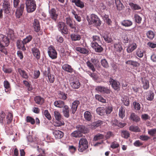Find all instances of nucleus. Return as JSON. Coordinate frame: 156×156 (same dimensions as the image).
Here are the masks:
<instances>
[{
	"label": "nucleus",
	"instance_id": "obj_1",
	"mask_svg": "<svg viewBox=\"0 0 156 156\" xmlns=\"http://www.w3.org/2000/svg\"><path fill=\"white\" fill-rule=\"evenodd\" d=\"M0 51L2 53L7 55L8 52L5 47L9 45V40L7 37L3 35L0 36Z\"/></svg>",
	"mask_w": 156,
	"mask_h": 156
},
{
	"label": "nucleus",
	"instance_id": "obj_2",
	"mask_svg": "<svg viewBox=\"0 0 156 156\" xmlns=\"http://www.w3.org/2000/svg\"><path fill=\"white\" fill-rule=\"evenodd\" d=\"M87 20L90 24H93L96 26H100L101 24V21L99 18L96 15L94 14H92L90 17H87Z\"/></svg>",
	"mask_w": 156,
	"mask_h": 156
},
{
	"label": "nucleus",
	"instance_id": "obj_3",
	"mask_svg": "<svg viewBox=\"0 0 156 156\" xmlns=\"http://www.w3.org/2000/svg\"><path fill=\"white\" fill-rule=\"evenodd\" d=\"M25 3L28 12H32L35 10L37 6L35 0H26Z\"/></svg>",
	"mask_w": 156,
	"mask_h": 156
},
{
	"label": "nucleus",
	"instance_id": "obj_4",
	"mask_svg": "<svg viewBox=\"0 0 156 156\" xmlns=\"http://www.w3.org/2000/svg\"><path fill=\"white\" fill-rule=\"evenodd\" d=\"M88 147V142L85 138H82L79 142L78 151L83 152L86 150Z\"/></svg>",
	"mask_w": 156,
	"mask_h": 156
},
{
	"label": "nucleus",
	"instance_id": "obj_5",
	"mask_svg": "<svg viewBox=\"0 0 156 156\" xmlns=\"http://www.w3.org/2000/svg\"><path fill=\"white\" fill-rule=\"evenodd\" d=\"M54 115L55 119L56 120V122L55 123V126H60L64 124V122L62 121L61 119L62 115L59 112L57 111H54Z\"/></svg>",
	"mask_w": 156,
	"mask_h": 156
},
{
	"label": "nucleus",
	"instance_id": "obj_6",
	"mask_svg": "<svg viewBox=\"0 0 156 156\" xmlns=\"http://www.w3.org/2000/svg\"><path fill=\"white\" fill-rule=\"evenodd\" d=\"M48 54L52 59H55L57 57V53L54 47L50 46L48 48Z\"/></svg>",
	"mask_w": 156,
	"mask_h": 156
},
{
	"label": "nucleus",
	"instance_id": "obj_7",
	"mask_svg": "<svg viewBox=\"0 0 156 156\" xmlns=\"http://www.w3.org/2000/svg\"><path fill=\"white\" fill-rule=\"evenodd\" d=\"M49 13L50 18L54 21L57 20L58 16V13L55 8H51L49 10Z\"/></svg>",
	"mask_w": 156,
	"mask_h": 156
},
{
	"label": "nucleus",
	"instance_id": "obj_8",
	"mask_svg": "<svg viewBox=\"0 0 156 156\" xmlns=\"http://www.w3.org/2000/svg\"><path fill=\"white\" fill-rule=\"evenodd\" d=\"M110 84L112 87L115 90H119L120 89V83L112 78H110L109 80Z\"/></svg>",
	"mask_w": 156,
	"mask_h": 156
},
{
	"label": "nucleus",
	"instance_id": "obj_9",
	"mask_svg": "<svg viewBox=\"0 0 156 156\" xmlns=\"http://www.w3.org/2000/svg\"><path fill=\"white\" fill-rule=\"evenodd\" d=\"M24 7L25 5L22 4H21L20 6L17 8L15 14L16 17L20 18L22 15Z\"/></svg>",
	"mask_w": 156,
	"mask_h": 156
},
{
	"label": "nucleus",
	"instance_id": "obj_10",
	"mask_svg": "<svg viewBox=\"0 0 156 156\" xmlns=\"http://www.w3.org/2000/svg\"><path fill=\"white\" fill-rule=\"evenodd\" d=\"M3 8L2 10L6 14H8L10 12L11 10L10 4L9 2L4 0L3 4Z\"/></svg>",
	"mask_w": 156,
	"mask_h": 156
},
{
	"label": "nucleus",
	"instance_id": "obj_11",
	"mask_svg": "<svg viewBox=\"0 0 156 156\" xmlns=\"http://www.w3.org/2000/svg\"><path fill=\"white\" fill-rule=\"evenodd\" d=\"M66 24L70 28L74 30H76V26L74 23L75 22L73 21L69 17L66 18Z\"/></svg>",
	"mask_w": 156,
	"mask_h": 156
},
{
	"label": "nucleus",
	"instance_id": "obj_12",
	"mask_svg": "<svg viewBox=\"0 0 156 156\" xmlns=\"http://www.w3.org/2000/svg\"><path fill=\"white\" fill-rule=\"evenodd\" d=\"M32 54L36 58L37 60H38L40 58L41 54L38 49L36 47H34L31 49Z\"/></svg>",
	"mask_w": 156,
	"mask_h": 156
},
{
	"label": "nucleus",
	"instance_id": "obj_13",
	"mask_svg": "<svg viewBox=\"0 0 156 156\" xmlns=\"http://www.w3.org/2000/svg\"><path fill=\"white\" fill-rule=\"evenodd\" d=\"M76 128L81 134L82 133H86L88 132V129L83 125H78L76 126Z\"/></svg>",
	"mask_w": 156,
	"mask_h": 156
},
{
	"label": "nucleus",
	"instance_id": "obj_14",
	"mask_svg": "<svg viewBox=\"0 0 156 156\" xmlns=\"http://www.w3.org/2000/svg\"><path fill=\"white\" fill-rule=\"evenodd\" d=\"M80 104V102L78 100H75L72 103L71 110L73 114H74L75 113L77 109L78 106Z\"/></svg>",
	"mask_w": 156,
	"mask_h": 156
},
{
	"label": "nucleus",
	"instance_id": "obj_15",
	"mask_svg": "<svg viewBox=\"0 0 156 156\" xmlns=\"http://www.w3.org/2000/svg\"><path fill=\"white\" fill-rule=\"evenodd\" d=\"M33 24V27L34 31L36 32H38L40 30V26L38 20L37 19H34Z\"/></svg>",
	"mask_w": 156,
	"mask_h": 156
},
{
	"label": "nucleus",
	"instance_id": "obj_16",
	"mask_svg": "<svg viewBox=\"0 0 156 156\" xmlns=\"http://www.w3.org/2000/svg\"><path fill=\"white\" fill-rule=\"evenodd\" d=\"M137 47V45L135 43L133 42L129 44L126 49L127 52L128 53L132 52L136 49Z\"/></svg>",
	"mask_w": 156,
	"mask_h": 156
},
{
	"label": "nucleus",
	"instance_id": "obj_17",
	"mask_svg": "<svg viewBox=\"0 0 156 156\" xmlns=\"http://www.w3.org/2000/svg\"><path fill=\"white\" fill-rule=\"evenodd\" d=\"M71 2L74 3L77 7L81 9L83 8L85 6L84 2L81 0H72Z\"/></svg>",
	"mask_w": 156,
	"mask_h": 156
},
{
	"label": "nucleus",
	"instance_id": "obj_18",
	"mask_svg": "<svg viewBox=\"0 0 156 156\" xmlns=\"http://www.w3.org/2000/svg\"><path fill=\"white\" fill-rule=\"evenodd\" d=\"M53 134L56 138L61 139L64 136V133L59 130H55L53 132Z\"/></svg>",
	"mask_w": 156,
	"mask_h": 156
},
{
	"label": "nucleus",
	"instance_id": "obj_19",
	"mask_svg": "<svg viewBox=\"0 0 156 156\" xmlns=\"http://www.w3.org/2000/svg\"><path fill=\"white\" fill-rule=\"evenodd\" d=\"M34 101L36 104L40 105H42L44 102V99L39 96H36L34 98Z\"/></svg>",
	"mask_w": 156,
	"mask_h": 156
},
{
	"label": "nucleus",
	"instance_id": "obj_20",
	"mask_svg": "<svg viewBox=\"0 0 156 156\" xmlns=\"http://www.w3.org/2000/svg\"><path fill=\"white\" fill-rule=\"evenodd\" d=\"M17 46L19 49H21L24 51L26 50L25 45L26 44L23 42V41L20 40H18L16 42Z\"/></svg>",
	"mask_w": 156,
	"mask_h": 156
},
{
	"label": "nucleus",
	"instance_id": "obj_21",
	"mask_svg": "<svg viewBox=\"0 0 156 156\" xmlns=\"http://www.w3.org/2000/svg\"><path fill=\"white\" fill-rule=\"evenodd\" d=\"M62 109V112L63 115L66 118L69 117V108L68 106L65 105Z\"/></svg>",
	"mask_w": 156,
	"mask_h": 156
},
{
	"label": "nucleus",
	"instance_id": "obj_22",
	"mask_svg": "<svg viewBox=\"0 0 156 156\" xmlns=\"http://www.w3.org/2000/svg\"><path fill=\"white\" fill-rule=\"evenodd\" d=\"M114 50L115 52L120 53L123 48L121 43L120 42L115 43L114 45Z\"/></svg>",
	"mask_w": 156,
	"mask_h": 156
},
{
	"label": "nucleus",
	"instance_id": "obj_23",
	"mask_svg": "<svg viewBox=\"0 0 156 156\" xmlns=\"http://www.w3.org/2000/svg\"><path fill=\"white\" fill-rule=\"evenodd\" d=\"M70 85L74 89L79 88L81 85L80 83L79 80H74L70 83Z\"/></svg>",
	"mask_w": 156,
	"mask_h": 156
},
{
	"label": "nucleus",
	"instance_id": "obj_24",
	"mask_svg": "<svg viewBox=\"0 0 156 156\" xmlns=\"http://www.w3.org/2000/svg\"><path fill=\"white\" fill-rule=\"evenodd\" d=\"M92 41L91 44V46L93 45V44H95L101 43V38L99 36L97 35H94L92 37Z\"/></svg>",
	"mask_w": 156,
	"mask_h": 156
},
{
	"label": "nucleus",
	"instance_id": "obj_25",
	"mask_svg": "<svg viewBox=\"0 0 156 156\" xmlns=\"http://www.w3.org/2000/svg\"><path fill=\"white\" fill-rule=\"evenodd\" d=\"M84 117L86 121L90 122L91 121L92 115L90 112L86 111L84 113Z\"/></svg>",
	"mask_w": 156,
	"mask_h": 156
},
{
	"label": "nucleus",
	"instance_id": "obj_26",
	"mask_svg": "<svg viewBox=\"0 0 156 156\" xmlns=\"http://www.w3.org/2000/svg\"><path fill=\"white\" fill-rule=\"evenodd\" d=\"M62 69L70 73H73L74 70L70 65L67 64H64L62 66Z\"/></svg>",
	"mask_w": 156,
	"mask_h": 156
},
{
	"label": "nucleus",
	"instance_id": "obj_27",
	"mask_svg": "<svg viewBox=\"0 0 156 156\" xmlns=\"http://www.w3.org/2000/svg\"><path fill=\"white\" fill-rule=\"evenodd\" d=\"M93 45L91 46L92 47L95 49L96 52H101L103 50V48L101 45L99 44H93Z\"/></svg>",
	"mask_w": 156,
	"mask_h": 156
},
{
	"label": "nucleus",
	"instance_id": "obj_28",
	"mask_svg": "<svg viewBox=\"0 0 156 156\" xmlns=\"http://www.w3.org/2000/svg\"><path fill=\"white\" fill-rule=\"evenodd\" d=\"M54 105L55 106L59 108H62L65 105V102L60 100L55 101Z\"/></svg>",
	"mask_w": 156,
	"mask_h": 156
},
{
	"label": "nucleus",
	"instance_id": "obj_29",
	"mask_svg": "<svg viewBox=\"0 0 156 156\" xmlns=\"http://www.w3.org/2000/svg\"><path fill=\"white\" fill-rule=\"evenodd\" d=\"M70 37L72 40L74 41H79L81 38L80 35L74 33L71 34Z\"/></svg>",
	"mask_w": 156,
	"mask_h": 156
},
{
	"label": "nucleus",
	"instance_id": "obj_30",
	"mask_svg": "<svg viewBox=\"0 0 156 156\" xmlns=\"http://www.w3.org/2000/svg\"><path fill=\"white\" fill-rule=\"evenodd\" d=\"M119 117L122 119H123L125 116V109L122 106L119 109Z\"/></svg>",
	"mask_w": 156,
	"mask_h": 156
},
{
	"label": "nucleus",
	"instance_id": "obj_31",
	"mask_svg": "<svg viewBox=\"0 0 156 156\" xmlns=\"http://www.w3.org/2000/svg\"><path fill=\"white\" fill-rule=\"evenodd\" d=\"M121 23L122 25L125 27H130L133 24L132 22L129 20H124L122 21Z\"/></svg>",
	"mask_w": 156,
	"mask_h": 156
},
{
	"label": "nucleus",
	"instance_id": "obj_32",
	"mask_svg": "<svg viewBox=\"0 0 156 156\" xmlns=\"http://www.w3.org/2000/svg\"><path fill=\"white\" fill-rule=\"evenodd\" d=\"M129 119L130 120H132L133 121L136 122H138L140 121V118L135 113H132L129 117Z\"/></svg>",
	"mask_w": 156,
	"mask_h": 156
},
{
	"label": "nucleus",
	"instance_id": "obj_33",
	"mask_svg": "<svg viewBox=\"0 0 156 156\" xmlns=\"http://www.w3.org/2000/svg\"><path fill=\"white\" fill-rule=\"evenodd\" d=\"M115 3L117 9L119 11L122 10L124 8L123 4L120 0H115Z\"/></svg>",
	"mask_w": 156,
	"mask_h": 156
},
{
	"label": "nucleus",
	"instance_id": "obj_34",
	"mask_svg": "<svg viewBox=\"0 0 156 156\" xmlns=\"http://www.w3.org/2000/svg\"><path fill=\"white\" fill-rule=\"evenodd\" d=\"M76 50L83 54L88 55L89 53L88 50L83 48L76 47Z\"/></svg>",
	"mask_w": 156,
	"mask_h": 156
},
{
	"label": "nucleus",
	"instance_id": "obj_35",
	"mask_svg": "<svg viewBox=\"0 0 156 156\" xmlns=\"http://www.w3.org/2000/svg\"><path fill=\"white\" fill-rule=\"evenodd\" d=\"M4 86L5 88V92H7L11 90V87L10 83L7 80H5L4 82Z\"/></svg>",
	"mask_w": 156,
	"mask_h": 156
},
{
	"label": "nucleus",
	"instance_id": "obj_36",
	"mask_svg": "<svg viewBox=\"0 0 156 156\" xmlns=\"http://www.w3.org/2000/svg\"><path fill=\"white\" fill-rule=\"evenodd\" d=\"M97 113L100 115H103L105 114V108L104 107H99L96 109Z\"/></svg>",
	"mask_w": 156,
	"mask_h": 156
},
{
	"label": "nucleus",
	"instance_id": "obj_37",
	"mask_svg": "<svg viewBox=\"0 0 156 156\" xmlns=\"http://www.w3.org/2000/svg\"><path fill=\"white\" fill-rule=\"evenodd\" d=\"M70 136L73 137L77 138L81 137L82 134L77 130H75L71 133Z\"/></svg>",
	"mask_w": 156,
	"mask_h": 156
},
{
	"label": "nucleus",
	"instance_id": "obj_38",
	"mask_svg": "<svg viewBox=\"0 0 156 156\" xmlns=\"http://www.w3.org/2000/svg\"><path fill=\"white\" fill-rule=\"evenodd\" d=\"M18 72L22 77L25 79H27L28 77L27 73L25 71L20 69H18Z\"/></svg>",
	"mask_w": 156,
	"mask_h": 156
},
{
	"label": "nucleus",
	"instance_id": "obj_39",
	"mask_svg": "<svg viewBox=\"0 0 156 156\" xmlns=\"http://www.w3.org/2000/svg\"><path fill=\"white\" fill-rule=\"evenodd\" d=\"M104 137V134L101 133H98L94 136L93 138V140L94 141H97L99 140L103 139Z\"/></svg>",
	"mask_w": 156,
	"mask_h": 156
},
{
	"label": "nucleus",
	"instance_id": "obj_40",
	"mask_svg": "<svg viewBox=\"0 0 156 156\" xmlns=\"http://www.w3.org/2000/svg\"><path fill=\"white\" fill-rule=\"evenodd\" d=\"M129 129L131 131L135 132H138L140 131V129L137 126H131L129 127Z\"/></svg>",
	"mask_w": 156,
	"mask_h": 156
},
{
	"label": "nucleus",
	"instance_id": "obj_41",
	"mask_svg": "<svg viewBox=\"0 0 156 156\" xmlns=\"http://www.w3.org/2000/svg\"><path fill=\"white\" fill-rule=\"evenodd\" d=\"M13 114L11 112H9L6 117L7 124H9L13 119Z\"/></svg>",
	"mask_w": 156,
	"mask_h": 156
},
{
	"label": "nucleus",
	"instance_id": "obj_42",
	"mask_svg": "<svg viewBox=\"0 0 156 156\" xmlns=\"http://www.w3.org/2000/svg\"><path fill=\"white\" fill-rule=\"evenodd\" d=\"M67 94L65 93L60 91L58 94L59 98L62 100H66L67 98Z\"/></svg>",
	"mask_w": 156,
	"mask_h": 156
},
{
	"label": "nucleus",
	"instance_id": "obj_43",
	"mask_svg": "<svg viewBox=\"0 0 156 156\" xmlns=\"http://www.w3.org/2000/svg\"><path fill=\"white\" fill-rule=\"evenodd\" d=\"M43 114L46 117V118L49 120H51V115L47 110H45L43 112Z\"/></svg>",
	"mask_w": 156,
	"mask_h": 156
},
{
	"label": "nucleus",
	"instance_id": "obj_44",
	"mask_svg": "<svg viewBox=\"0 0 156 156\" xmlns=\"http://www.w3.org/2000/svg\"><path fill=\"white\" fill-rule=\"evenodd\" d=\"M130 134L129 132L126 130L122 131L121 132V135L122 137L125 138L127 139L129 137Z\"/></svg>",
	"mask_w": 156,
	"mask_h": 156
},
{
	"label": "nucleus",
	"instance_id": "obj_45",
	"mask_svg": "<svg viewBox=\"0 0 156 156\" xmlns=\"http://www.w3.org/2000/svg\"><path fill=\"white\" fill-rule=\"evenodd\" d=\"M26 121L27 122L30 123L32 125H34L35 123V119L30 116H27L26 117Z\"/></svg>",
	"mask_w": 156,
	"mask_h": 156
},
{
	"label": "nucleus",
	"instance_id": "obj_46",
	"mask_svg": "<svg viewBox=\"0 0 156 156\" xmlns=\"http://www.w3.org/2000/svg\"><path fill=\"white\" fill-rule=\"evenodd\" d=\"M95 98L98 101L103 103H105L106 101L105 99L103 98L101 95L96 94L95 96Z\"/></svg>",
	"mask_w": 156,
	"mask_h": 156
},
{
	"label": "nucleus",
	"instance_id": "obj_47",
	"mask_svg": "<svg viewBox=\"0 0 156 156\" xmlns=\"http://www.w3.org/2000/svg\"><path fill=\"white\" fill-rule=\"evenodd\" d=\"M154 32L152 31H148L147 32V37L150 40H152L154 37Z\"/></svg>",
	"mask_w": 156,
	"mask_h": 156
},
{
	"label": "nucleus",
	"instance_id": "obj_48",
	"mask_svg": "<svg viewBox=\"0 0 156 156\" xmlns=\"http://www.w3.org/2000/svg\"><path fill=\"white\" fill-rule=\"evenodd\" d=\"M129 5L131 8L134 10H139L141 9L140 6L136 4H134L133 3H130Z\"/></svg>",
	"mask_w": 156,
	"mask_h": 156
},
{
	"label": "nucleus",
	"instance_id": "obj_49",
	"mask_svg": "<svg viewBox=\"0 0 156 156\" xmlns=\"http://www.w3.org/2000/svg\"><path fill=\"white\" fill-rule=\"evenodd\" d=\"M101 63L102 66L105 68H107L108 67V63L106 59H102L101 60Z\"/></svg>",
	"mask_w": 156,
	"mask_h": 156
},
{
	"label": "nucleus",
	"instance_id": "obj_50",
	"mask_svg": "<svg viewBox=\"0 0 156 156\" xmlns=\"http://www.w3.org/2000/svg\"><path fill=\"white\" fill-rule=\"evenodd\" d=\"M114 134L111 131H109L107 132L106 135L104 136V137L105 140H108L112 136H113Z\"/></svg>",
	"mask_w": 156,
	"mask_h": 156
},
{
	"label": "nucleus",
	"instance_id": "obj_51",
	"mask_svg": "<svg viewBox=\"0 0 156 156\" xmlns=\"http://www.w3.org/2000/svg\"><path fill=\"white\" fill-rule=\"evenodd\" d=\"M105 113L107 115H108L111 113L113 110V108L111 106L106 107L105 108Z\"/></svg>",
	"mask_w": 156,
	"mask_h": 156
},
{
	"label": "nucleus",
	"instance_id": "obj_52",
	"mask_svg": "<svg viewBox=\"0 0 156 156\" xmlns=\"http://www.w3.org/2000/svg\"><path fill=\"white\" fill-rule=\"evenodd\" d=\"M5 116V112L2 111L0 112V123L2 125L3 124V120L4 119Z\"/></svg>",
	"mask_w": 156,
	"mask_h": 156
},
{
	"label": "nucleus",
	"instance_id": "obj_53",
	"mask_svg": "<svg viewBox=\"0 0 156 156\" xmlns=\"http://www.w3.org/2000/svg\"><path fill=\"white\" fill-rule=\"evenodd\" d=\"M86 63L88 67L91 70H92L93 72H95V69L94 68L93 65L92 63L90 62V61H88Z\"/></svg>",
	"mask_w": 156,
	"mask_h": 156
},
{
	"label": "nucleus",
	"instance_id": "obj_54",
	"mask_svg": "<svg viewBox=\"0 0 156 156\" xmlns=\"http://www.w3.org/2000/svg\"><path fill=\"white\" fill-rule=\"evenodd\" d=\"M119 144L116 141L112 142L110 145V147L112 149H115L119 147Z\"/></svg>",
	"mask_w": 156,
	"mask_h": 156
},
{
	"label": "nucleus",
	"instance_id": "obj_55",
	"mask_svg": "<svg viewBox=\"0 0 156 156\" xmlns=\"http://www.w3.org/2000/svg\"><path fill=\"white\" fill-rule=\"evenodd\" d=\"M32 38L33 37L32 36L28 35L27 36L26 38L24 39L23 41L24 43L26 44L31 41Z\"/></svg>",
	"mask_w": 156,
	"mask_h": 156
},
{
	"label": "nucleus",
	"instance_id": "obj_56",
	"mask_svg": "<svg viewBox=\"0 0 156 156\" xmlns=\"http://www.w3.org/2000/svg\"><path fill=\"white\" fill-rule=\"evenodd\" d=\"M136 54L140 58H142L144 55L143 51L140 49L138 48L136 51Z\"/></svg>",
	"mask_w": 156,
	"mask_h": 156
},
{
	"label": "nucleus",
	"instance_id": "obj_57",
	"mask_svg": "<svg viewBox=\"0 0 156 156\" xmlns=\"http://www.w3.org/2000/svg\"><path fill=\"white\" fill-rule=\"evenodd\" d=\"M148 133L149 134L152 136H154L156 134V128L148 129Z\"/></svg>",
	"mask_w": 156,
	"mask_h": 156
},
{
	"label": "nucleus",
	"instance_id": "obj_58",
	"mask_svg": "<svg viewBox=\"0 0 156 156\" xmlns=\"http://www.w3.org/2000/svg\"><path fill=\"white\" fill-rule=\"evenodd\" d=\"M105 41L107 43H111L112 41V38L108 36L107 35L105 34L103 36Z\"/></svg>",
	"mask_w": 156,
	"mask_h": 156
},
{
	"label": "nucleus",
	"instance_id": "obj_59",
	"mask_svg": "<svg viewBox=\"0 0 156 156\" xmlns=\"http://www.w3.org/2000/svg\"><path fill=\"white\" fill-rule=\"evenodd\" d=\"M103 123V121L100 120H98L94 122L93 123V125L95 127H97L101 126Z\"/></svg>",
	"mask_w": 156,
	"mask_h": 156
},
{
	"label": "nucleus",
	"instance_id": "obj_60",
	"mask_svg": "<svg viewBox=\"0 0 156 156\" xmlns=\"http://www.w3.org/2000/svg\"><path fill=\"white\" fill-rule=\"evenodd\" d=\"M134 18L136 22L138 23H140L142 20V18L139 16L137 14H136L134 15Z\"/></svg>",
	"mask_w": 156,
	"mask_h": 156
},
{
	"label": "nucleus",
	"instance_id": "obj_61",
	"mask_svg": "<svg viewBox=\"0 0 156 156\" xmlns=\"http://www.w3.org/2000/svg\"><path fill=\"white\" fill-rule=\"evenodd\" d=\"M133 105L134 106V108L135 109L139 110L140 108V104L136 101H134L133 103Z\"/></svg>",
	"mask_w": 156,
	"mask_h": 156
},
{
	"label": "nucleus",
	"instance_id": "obj_62",
	"mask_svg": "<svg viewBox=\"0 0 156 156\" xmlns=\"http://www.w3.org/2000/svg\"><path fill=\"white\" fill-rule=\"evenodd\" d=\"M2 70L4 73H11L12 72V69L11 68H6L4 66L2 67Z\"/></svg>",
	"mask_w": 156,
	"mask_h": 156
},
{
	"label": "nucleus",
	"instance_id": "obj_63",
	"mask_svg": "<svg viewBox=\"0 0 156 156\" xmlns=\"http://www.w3.org/2000/svg\"><path fill=\"white\" fill-rule=\"evenodd\" d=\"M148 96V98H147V99L149 101H152L154 98V94L152 92L150 91Z\"/></svg>",
	"mask_w": 156,
	"mask_h": 156
},
{
	"label": "nucleus",
	"instance_id": "obj_64",
	"mask_svg": "<svg viewBox=\"0 0 156 156\" xmlns=\"http://www.w3.org/2000/svg\"><path fill=\"white\" fill-rule=\"evenodd\" d=\"M88 74L92 77L93 79L94 80L96 81L97 80L98 77L97 75L94 73H92L90 72H88Z\"/></svg>",
	"mask_w": 156,
	"mask_h": 156
}]
</instances>
